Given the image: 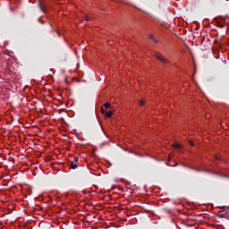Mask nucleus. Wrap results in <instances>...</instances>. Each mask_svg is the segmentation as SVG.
<instances>
[{
  "mask_svg": "<svg viewBox=\"0 0 229 229\" xmlns=\"http://www.w3.org/2000/svg\"><path fill=\"white\" fill-rule=\"evenodd\" d=\"M70 168L71 169H77L78 168V165H76L73 161H71Z\"/></svg>",
  "mask_w": 229,
  "mask_h": 229,
  "instance_id": "obj_3",
  "label": "nucleus"
},
{
  "mask_svg": "<svg viewBox=\"0 0 229 229\" xmlns=\"http://www.w3.org/2000/svg\"><path fill=\"white\" fill-rule=\"evenodd\" d=\"M104 107L106 109H110L112 107V104L109 103V102H106V103L104 104Z\"/></svg>",
  "mask_w": 229,
  "mask_h": 229,
  "instance_id": "obj_4",
  "label": "nucleus"
},
{
  "mask_svg": "<svg viewBox=\"0 0 229 229\" xmlns=\"http://www.w3.org/2000/svg\"><path fill=\"white\" fill-rule=\"evenodd\" d=\"M189 143L191 144V147L194 146V142L192 140H189Z\"/></svg>",
  "mask_w": 229,
  "mask_h": 229,
  "instance_id": "obj_10",
  "label": "nucleus"
},
{
  "mask_svg": "<svg viewBox=\"0 0 229 229\" xmlns=\"http://www.w3.org/2000/svg\"><path fill=\"white\" fill-rule=\"evenodd\" d=\"M144 105H145V100L144 99L140 100V106H143Z\"/></svg>",
  "mask_w": 229,
  "mask_h": 229,
  "instance_id": "obj_7",
  "label": "nucleus"
},
{
  "mask_svg": "<svg viewBox=\"0 0 229 229\" xmlns=\"http://www.w3.org/2000/svg\"><path fill=\"white\" fill-rule=\"evenodd\" d=\"M154 43L157 44L158 43V40L156 39V38L153 39Z\"/></svg>",
  "mask_w": 229,
  "mask_h": 229,
  "instance_id": "obj_11",
  "label": "nucleus"
},
{
  "mask_svg": "<svg viewBox=\"0 0 229 229\" xmlns=\"http://www.w3.org/2000/svg\"><path fill=\"white\" fill-rule=\"evenodd\" d=\"M155 57L161 62L163 64H169V60L166 59L165 57L162 56L159 53H156Z\"/></svg>",
  "mask_w": 229,
  "mask_h": 229,
  "instance_id": "obj_1",
  "label": "nucleus"
},
{
  "mask_svg": "<svg viewBox=\"0 0 229 229\" xmlns=\"http://www.w3.org/2000/svg\"><path fill=\"white\" fill-rule=\"evenodd\" d=\"M101 114H105V117L111 118L113 116L112 111H106L104 107H101Z\"/></svg>",
  "mask_w": 229,
  "mask_h": 229,
  "instance_id": "obj_2",
  "label": "nucleus"
},
{
  "mask_svg": "<svg viewBox=\"0 0 229 229\" xmlns=\"http://www.w3.org/2000/svg\"><path fill=\"white\" fill-rule=\"evenodd\" d=\"M221 208H222V209H225V206H223Z\"/></svg>",
  "mask_w": 229,
  "mask_h": 229,
  "instance_id": "obj_14",
  "label": "nucleus"
},
{
  "mask_svg": "<svg viewBox=\"0 0 229 229\" xmlns=\"http://www.w3.org/2000/svg\"><path fill=\"white\" fill-rule=\"evenodd\" d=\"M148 38L151 39V40H154L155 39V36L154 35H149Z\"/></svg>",
  "mask_w": 229,
  "mask_h": 229,
  "instance_id": "obj_8",
  "label": "nucleus"
},
{
  "mask_svg": "<svg viewBox=\"0 0 229 229\" xmlns=\"http://www.w3.org/2000/svg\"><path fill=\"white\" fill-rule=\"evenodd\" d=\"M216 159H217V160H219V157H218V156H216Z\"/></svg>",
  "mask_w": 229,
  "mask_h": 229,
  "instance_id": "obj_13",
  "label": "nucleus"
},
{
  "mask_svg": "<svg viewBox=\"0 0 229 229\" xmlns=\"http://www.w3.org/2000/svg\"><path fill=\"white\" fill-rule=\"evenodd\" d=\"M74 162H78L79 161V157H74Z\"/></svg>",
  "mask_w": 229,
  "mask_h": 229,
  "instance_id": "obj_12",
  "label": "nucleus"
},
{
  "mask_svg": "<svg viewBox=\"0 0 229 229\" xmlns=\"http://www.w3.org/2000/svg\"><path fill=\"white\" fill-rule=\"evenodd\" d=\"M85 21H90V18L89 16H85Z\"/></svg>",
  "mask_w": 229,
  "mask_h": 229,
  "instance_id": "obj_9",
  "label": "nucleus"
},
{
  "mask_svg": "<svg viewBox=\"0 0 229 229\" xmlns=\"http://www.w3.org/2000/svg\"><path fill=\"white\" fill-rule=\"evenodd\" d=\"M38 7H39V10L42 12V13H46L44 7L42 6L41 3L38 2Z\"/></svg>",
  "mask_w": 229,
  "mask_h": 229,
  "instance_id": "obj_6",
  "label": "nucleus"
},
{
  "mask_svg": "<svg viewBox=\"0 0 229 229\" xmlns=\"http://www.w3.org/2000/svg\"><path fill=\"white\" fill-rule=\"evenodd\" d=\"M173 148H177V149H180V148H182V145H180V144H178V143H174V144L173 145Z\"/></svg>",
  "mask_w": 229,
  "mask_h": 229,
  "instance_id": "obj_5",
  "label": "nucleus"
}]
</instances>
